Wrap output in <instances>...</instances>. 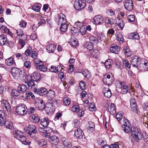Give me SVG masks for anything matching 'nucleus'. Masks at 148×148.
Instances as JSON below:
<instances>
[{
    "instance_id": "nucleus-1",
    "label": "nucleus",
    "mask_w": 148,
    "mask_h": 148,
    "mask_svg": "<svg viewBox=\"0 0 148 148\" xmlns=\"http://www.w3.org/2000/svg\"><path fill=\"white\" fill-rule=\"evenodd\" d=\"M13 135L14 137L21 142L23 144L29 145L31 143V142L26 140L24 134L20 130H17L14 131Z\"/></svg>"
},
{
    "instance_id": "nucleus-2",
    "label": "nucleus",
    "mask_w": 148,
    "mask_h": 148,
    "mask_svg": "<svg viewBox=\"0 0 148 148\" xmlns=\"http://www.w3.org/2000/svg\"><path fill=\"white\" fill-rule=\"evenodd\" d=\"M131 134L135 141L138 142L143 139L142 135L140 129L136 127H131Z\"/></svg>"
},
{
    "instance_id": "nucleus-3",
    "label": "nucleus",
    "mask_w": 148,
    "mask_h": 148,
    "mask_svg": "<svg viewBox=\"0 0 148 148\" xmlns=\"http://www.w3.org/2000/svg\"><path fill=\"white\" fill-rule=\"evenodd\" d=\"M132 60L131 62V65L133 67L138 68L140 67V65L141 64V58L138 56H135L132 57Z\"/></svg>"
},
{
    "instance_id": "nucleus-4",
    "label": "nucleus",
    "mask_w": 148,
    "mask_h": 148,
    "mask_svg": "<svg viewBox=\"0 0 148 148\" xmlns=\"http://www.w3.org/2000/svg\"><path fill=\"white\" fill-rule=\"evenodd\" d=\"M86 6V3L84 0H76L74 2V7L77 10L83 9Z\"/></svg>"
},
{
    "instance_id": "nucleus-5",
    "label": "nucleus",
    "mask_w": 148,
    "mask_h": 148,
    "mask_svg": "<svg viewBox=\"0 0 148 148\" xmlns=\"http://www.w3.org/2000/svg\"><path fill=\"white\" fill-rule=\"evenodd\" d=\"M27 109V107L25 105L20 104L17 106L16 110L18 115H22L25 114L26 110Z\"/></svg>"
},
{
    "instance_id": "nucleus-6",
    "label": "nucleus",
    "mask_w": 148,
    "mask_h": 148,
    "mask_svg": "<svg viewBox=\"0 0 148 148\" xmlns=\"http://www.w3.org/2000/svg\"><path fill=\"white\" fill-rule=\"evenodd\" d=\"M123 5L125 9L129 11H132L133 9V4L132 0H125Z\"/></svg>"
},
{
    "instance_id": "nucleus-7",
    "label": "nucleus",
    "mask_w": 148,
    "mask_h": 148,
    "mask_svg": "<svg viewBox=\"0 0 148 148\" xmlns=\"http://www.w3.org/2000/svg\"><path fill=\"white\" fill-rule=\"evenodd\" d=\"M74 135L78 139H82L85 138L83 130L80 128H78L75 131Z\"/></svg>"
},
{
    "instance_id": "nucleus-8",
    "label": "nucleus",
    "mask_w": 148,
    "mask_h": 148,
    "mask_svg": "<svg viewBox=\"0 0 148 148\" xmlns=\"http://www.w3.org/2000/svg\"><path fill=\"white\" fill-rule=\"evenodd\" d=\"M47 104V106L51 107L53 110H54L55 109V106L56 105H58L60 100L58 99L55 100H48Z\"/></svg>"
},
{
    "instance_id": "nucleus-9",
    "label": "nucleus",
    "mask_w": 148,
    "mask_h": 148,
    "mask_svg": "<svg viewBox=\"0 0 148 148\" xmlns=\"http://www.w3.org/2000/svg\"><path fill=\"white\" fill-rule=\"evenodd\" d=\"M34 92L40 95L43 96L47 93V89L43 87H41L37 89L36 88H34Z\"/></svg>"
},
{
    "instance_id": "nucleus-10",
    "label": "nucleus",
    "mask_w": 148,
    "mask_h": 148,
    "mask_svg": "<svg viewBox=\"0 0 148 148\" xmlns=\"http://www.w3.org/2000/svg\"><path fill=\"white\" fill-rule=\"evenodd\" d=\"M93 20L96 25L102 24L104 23L103 17L100 15L95 16L93 18Z\"/></svg>"
},
{
    "instance_id": "nucleus-11",
    "label": "nucleus",
    "mask_w": 148,
    "mask_h": 148,
    "mask_svg": "<svg viewBox=\"0 0 148 148\" xmlns=\"http://www.w3.org/2000/svg\"><path fill=\"white\" fill-rule=\"evenodd\" d=\"M130 107L132 110L134 112H136L137 111V107L135 99L132 98L130 99Z\"/></svg>"
},
{
    "instance_id": "nucleus-12",
    "label": "nucleus",
    "mask_w": 148,
    "mask_h": 148,
    "mask_svg": "<svg viewBox=\"0 0 148 148\" xmlns=\"http://www.w3.org/2000/svg\"><path fill=\"white\" fill-rule=\"evenodd\" d=\"M30 121L34 123H37L40 121V118L37 114H32L30 115L29 117Z\"/></svg>"
},
{
    "instance_id": "nucleus-13",
    "label": "nucleus",
    "mask_w": 148,
    "mask_h": 148,
    "mask_svg": "<svg viewBox=\"0 0 148 148\" xmlns=\"http://www.w3.org/2000/svg\"><path fill=\"white\" fill-rule=\"evenodd\" d=\"M2 106L5 109L8 113H10L11 106L10 104L6 100H2L1 102Z\"/></svg>"
},
{
    "instance_id": "nucleus-14",
    "label": "nucleus",
    "mask_w": 148,
    "mask_h": 148,
    "mask_svg": "<svg viewBox=\"0 0 148 148\" xmlns=\"http://www.w3.org/2000/svg\"><path fill=\"white\" fill-rule=\"evenodd\" d=\"M40 77L41 76L40 73L37 72H34L32 74L30 77L33 81L36 82L40 79Z\"/></svg>"
},
{
    "instance_id": "nucleus-15",
    "label": "nucleus",
    "mask_w": 148,
    "mask_h": 148,
    "mask_svg": "<svg viewBox=\"0 0 148 148\" xmlns=\"http://www.w3.org/2000/svg\"><path fill=\"white\" fill-rule=\"evenodd\" d=\"M62 140L65 148H72V144L67 139L65 138H62Z\"/></svg>"
},
{
    "instance_id": "nucleus-16",
    "label": "nucleus",
    "mask_w": 148,
    "mask_h": 148,
    "mask_svg": "<svg viewBox=\"0 0 148 148\" xmlns=\"http://www.w3.org/2000/svg\"><path fill=\"white\" fill-rule=\"evenodd\" d=\"M7 36L5 35H0V45L2 46L8 43Z\"/></svg>"
},
{
    "instance_id": "nucleus-17",
    "label": "nucleus",
    "mask_w": 148,
    "mask_h": 148,
    "mask_svg": "<svg viewBox=\"0 0 148 148\" xmlns=\"http://www.w3.org/2000/svg\"><path fill=\"white\" fill-rule=\"evenodd\" d=\"M59 141L58 137L56 135H53L50 137L49 142L52 144L56 145Z\"/></svg>"
},
{
    "instance_id": "nucleus-18",
    "label": "nucleus",
    "mask_w": 148,
    "mask_h": 148,
    "mask_svg": "<svg viewBox=\"0 0 148 148\" xmlns=\"http://www.w3.org/2000/svg\"><path fill=\"white\" fill-rule=\"evenodd\" d=\"M29 79H30L29 78V79H28V77H27V80L25 81V83H27L28 89H31L33 88V87H34L35 86V84L32 79H31L30 80H29Z\"/></svg>"
},
{
    "instance_id": "nucleus-19",
    "label": "nucleus",
    "mask_w": 148,
    "mask_h": 148,
    "mask_svg": "<svg viewBox=\"0 0 148 148\" xmlns=\"http://www.w3.org/2000/svg\"><path fill=\"white\" fill-rule=\"evenodd\" d=\"M123 51L125 56L128 57L132 54V52L130 49L126 46L123 47Z\"/></svg>"
},
{
    "instance_id": "nucleus-20",
    "label": "nucleus",
    "mask_w": 148,
    "mask_h": 148,
    "mask_svg": "<svg viewBox=\"0 0 148 148\" xmlns=\"http://www.w3.org/2000/svg\"><path fill=\"white\" fill-rule=\"evenodd\" d=\"M49 123V120L47 118H44L40 120V124L43 127H47Z\"/></svg>"
},
{
    "instance_id": "nucleus-21",
    "label": "nucleus",
    "mask_w": 148,
    "mask_h": 148,
    "mask_svg": "<svg viewBox=\"0 0 148 148\" xmlns=\"http://www.w3.org/2000/svg\"><path fill=\"white\" fill-rule=\"evenodd\" d=\"M38 131L40 132L45 134L46 132H52V129L50 127H40L38 129Z\"/></svg>"
},
{
    "instance_id": "nucleus-22",
    "label": "nucleus",
    "mask_w": 148,
    "mask_h": 148,
    "mask_svg": "<svg viewBox=\"0 0 148 148\" xmlns=\"http://www.w3.org/2000/svg\"><path fill=\"white\" fill-rule=\"evenodd\" d=\"M128 38L129 39L138 40L139 38V36L137 33H132L128 35Z\"/></svg>"
},
{
    "instance_id": "nucleus-23",
    "label": "nucleus",
    "mask_w": 148,
    "mask_h": 148,
    "mask_svg": "<svg viewBox=\"0 0 148 148\" xmlns=\"http://www.w3.org/2000/svg\"><path fill=\"white\" fill-rule=\"evenodd\" d=\"M121 129L126 133H128L130 131L131 132V129L130 125L123 124L122 125Z\"/></svg>"
},
{
    "instance_id": "nucleus-24",
    "label": "nucleus",
    "mask_w": 148,
    "mask_h": 148,
    "mask_svg": "<svg viewBox=\"0 0 148 148\" xmlns=\"http://www.w3.org/2000/svg\"><path fill=\"white\" fill-rule=\"evenodd\" d=\"M19 86L18 87V90L20 92V94L24 93L26 91L27 87L26 86L23 84H18Z\"/></svg>"
},
{
    "instance_id": "nucleus-25",
    "label": "nucleus",
    "mask_w": 148,
    "mask_h": 148,
    "mask_svg": "<svg viewBox=\"0 0 148 148\" xmlns=\"http://www.w3.org/2000/svg\"><path fill=\"white\" fill-rule=\"evenodd\" d=\"M110 50L112 52L117 54L120 51V47L118 46H112L110 48Z\"/></svg>"
},
{
    "instance_id": "nucleus-26",
    "label": "nucleus",
    "mask_w": 148,
    "mask_h": 148,
    "mask_svg": "<svg viewBox=\"0 0 148 148\" xmlns=\"http://www.w3.org/2000/svg\"><path fill=\"white\" fill-rule=\"evenodd\" d=\"M11 95L12 96L14 97H17L19 96V97H23L22 95H21L20 94V92L18 91V90H17L15 89H12L11 91Z\"/></svg>"
},
{
    "instance_id": "nucleus-27",
    "label": "nucleus",
    "mask_w": 148,
    "mask_h": 148,
    "mask_svg": "<svg viewBox=\"0 0 148 148\" xmlns=\"http://www.w3.org/2000/svg\"><path fill=\"white\" fill-rule=\"evenodd\" d=\"M47 98L49 100H54L53 99L55 97V92L54 91L50 90L47 92Z\"/></svg>"
},
{
    "instance_id": "nucleus-28",
    "label": "nucleus",
    "mask_w": 148,
    "mask_h": 148,
    "mask_svg": "<svg viewBox=\"0 0 148 148\" xmlns=\"http://www.w3.org/2000/svg\"><path fill=\"white\" fill-rule=\"evenodd\" d=\"M64 17H61L60 16H58V18L59 19L58 21V25H60L63 24H65L66 21V19L64 18L65 16H64Z\"/></svg>"
},
{
    "instance_id": "nucleus-29",
    "label": "nucleus",
    "mask_w": 148,
    "mask_h": 148,
    "mask_svg": "<svg viewBox=\"0 0 148 148\" xmlns=\"http://www.w3.org/2000/svg\"><path fill=\"white\" fill-rule=\"evenodd\" d=\"M108 110L111 114H114L116 112L114 105L113 103H111L108 107Z\"/></svg>"
},
{
    "instance_id": "nucleus-30",
    "label": "nucleus",
    "mask_w": 148,
    "mask_h": 148,
    "mask_svg": "<svg viewBox=\"0 0 148 148\" xmlns=\"http://www.w3.org/2000/svg\"><path fill=\"white\" fill-rule=\"evenodd\" d=\"M4 123V125L8 129H12L14 127L12 122L10 121H6Z\"/></svg>"
},
{
    "instance_id": "nucleus-31",
    "label": "nucleus",
    "mask_w": 148,
    "mask_h": 148,
    "mask_svg": "<svg viewBox=\"0 0 148 148\" xmlns=\"http://www.w3.org/2000/svg\"><path fill=\"white\" fill-rule=\"evenodd\" d=\"M43 64H40V65L36 66V68L37 70H39L40 71L44 72L47 71V68L46 67L44 66Z\"/></svg>"
},
{
    "instance_id": "nucleus-32",
    "label": "nucleus",
    "mask_w": 148,
    "mask_h": 148,
    "mask_svg": "<svg viewBox=\"0 0 148 148\" xmlns=\"http://www.w3.org/2000/svg\"><path fill=\"white\" fill-rule=\"evenodd\" d=\"M79 29L75 27H73L71 28V32L74 36H77L79 34Z\"/></svg>"
},
{
    "instance_id": "nucleus-33",
    "label": "nucleus",
    "mask_w": 148,
    "mask_h": 148,
    "mask_svg": "<svg viewBox=\"0 0 148 148\" xmlns=\"http://www.w3.org/2000/svg\"><path fill=\"white\" fill-rule=\"evenodd\" d=\"M14 62L13 59L11 57L5 60L6 64L9 66H11L14 64Z\"/></svg>"
},
{
    "instance_id": "nucleus-34",
    "label": "nucleus",
    "mask_w": 148,
    "mask_h": 148,
    "mask_svg": "<svg viewBox=\"0 0 148 148\" xmlns=\"http://www.w3.org/2000/svg\"><path fill=\"white\" fill-rule=\"evenodd\" d=\"M56 49V47L53 44H50L48 45L46 48V49L48 53L53 52Z\"/></svg>"
},
{
    "instance_id": "nucleus-35",
    "label": "nucleus",
    "mask_w": 148,
    "mask_h": 148,
    "mask_svg": "<svg viewBox=\"0 0 148 148\" xmlns=\"http://www.w3.org/2000/svg\"><path fill=\"white\" fill-rule=\"evenodd\" d=\"M104 95L105 97L109 98L110 97L111 95V92L109 88H104Z\"/></svg>"
},
{
    "instance_id": "nucleus-36",
    "label": "nucleus",
    "mask_w": 148,
    "mask_h": 148,
    "mask_svg": "<svg viewBox=\"0 0 148 148\" xmlns=\"http://www.w3.org/2000/svg\"><path fill=\"white\" fill-rule=\"evenodd\" d=\"M36 129V127L34 125H29L28 126L26 132L27 133V132L37 131Z\"/></svg>"
},
{
    "instance_id": "nucleus-37",
    "label": "nucleus",
    "mask_w": 148,
    "mask_h": 148,
    "mask_svg": "<svg viewBox=\"0 0 148 148\" xmlns=\"http://www.w3.org/2000/svg\"><path fill=\"white\" fill-rule=\"evenodd\" d=\"M25 95L26 98L28 99H30V97L33 99H35V96L32 92L29 91H27L26 92Z\"/></svg>"
},
{
    "instance_id": "nucleus-38",
    "label": "nucleus",
    "mask_w": 148,
    "mask_h": 148,
    "mask_svg": "<svg viewBox=\"0 0 148 148\" xmlns=\"http://www.w3.org/2000/svg\"><path fill=\"white\" fill-rule=\"evenodd\" d=\"M90 42L93 44H97L98 42V39L95 37L93 36H90L89 37Z\"/></svg>"
},
{
    "instance_id": "nucleus-39",
    "label": "nucleus",
    "mask_w": 148,
    "mask_h": 148,
    "mask_svg": "<svg viewBox=\"0 0 148 148\" xmlns=\"http://www.w3.org/2000/svg\"><path fill=\"white\" fill-rule=\"evenodd\" d=\"M12 67L11 70V72L12 74H14V75H17L19 73V72L21 71V70L18 68L14 67Z\"/></svg>"
},
{
    "instance_id": "nucleus-40",
    "label": "nucleus",
    "mask_w": 148,
    "mask_h": 148,
    "mask_svg": "<svg viewBox=\"0 0 148 148\" xmlns=\"http://www.w3.org/2000/svg\"><path fill=\"white\" fill-rule=\"evenodd\" d=\"M93 44L90 42H86L84 44V47L88 49L91 50L92 49Z\"/></svg>"
},
{
    "instance_id": "nucleus-41",
    "label": "nucleus",
    "mask_w": 148,
    "mask_h": 148,
    "mask_svg": "<svg viewBox=\"0 0 148 148\" xmlns=\"http://www.w3.org/2000/svg\"><path fill=\"white\" fill-rule=\"evenodd\" d=\"M89 126L88 127L87 130V131L90 132H92L94 130V127H95L94 124L92 121H89L88 122Z\"/></svg>"
},
{
    "instance_id": "nucleus-42",
    "label": "nucleus",
    "mask_w": 148,
    "mask_h": 148,
    "mask_svg": "<svg viewBox=\"0 0 148 148\" xmlns=\"http://www.w3.org/2000/svg\"><path fill=\"white\" fill-rule=\"evenodd\" d=\"M82 73L85 77L87 78H90V75L88 71L86 70L82 71Z\"/></svg>"
},
{
    "instance_id": "nucleus-43",
    "label": "nucleus",
    "mask_w": 148,
    "mask_h": 148,
    "mask_svg": "<svg viewBox=\"0 0 148 148\" xmlns=\"http://www.w3.org/2000/svg\"><path fill=\"white\" fill-rule=\"evenodd\" d=\"M37 142L39 145L41 147L45 146L47 143V142L43 139L38 140Z\"/></svg>"
},
{
    "instance_id": "nucleus-44",
    "label": "nucleus",
    "mask_w": 148,
    "mask_h": 148,
    "mask_svg": "<svg viewBox=\"0 0 148 148\" xmlns=\"http://www.w3.org/2000/svg\"><path fill=\"white\" fill-rule=\"evenodd\" d=\"M45 106L44 101L43 100H41L40 103H39L38 108L40 110H43L45 108Z\"/></svg>"
},
{
    "instance_id": "nucleus-45",
    "label": "nucleus",
    "mask_w": 148,
    "mask_h": 148,
    "mask_svg": "<svg viewBox=\"0 0 148 148\" xmlns=\"http://www.w3.org/2000/svg\"><path fill=\"white\" fill-rule=\"evenodd\" d=\"M111 60L110 59L107 60L104 63V65L106 69H110L112 66Z\"/></svg>"
},
{
    "instance_id": "nucleus-46",
    "label": "nucleus",
    "mask_w": 148,
    "mask_h": 148,
    "mask_svg": "<svg viewBox=\"0 0 148 148\" xmlns=\"http://www.w3.org/2000/svg\"><path fill=\"white\" fill-rule=\"evenodd\" d=\"M6 118L5 114L4 116H0V125L3 126L4 125V123L5 121Z\"/></svg>"
},
{
    "instance_id": "nucleus-47",
    "label": "nucleus",
    "mask_w": 148,
    "mask_h": 148,
    "mask_svg": "<svg viewBox=\"0 0 148 148\" xmlns=\"http://www.w3.org/2000/svg\"><path fill=\"white\" fill-rule=\"evenodd\" d=\"M69 24L66 23L60 25V30L61 31L65 32L67 29Z\"/></svg>"
},
{
    "instance_id": "nucleus-48",
    "label": "nucleus",
    "mask_w": 148,
    "mask_h": 148,
    "mask_svg": "<svg viewBox=\"0 0 148 148\" xmlns=\"http://www.w3.org/2000/svg\"><path fill=\"white\" fill-rule=\"evenodd\" d=\"M79 110V106L77 105H73V106L71 110L74 112H78Z\"/></svg>"
},
{
    "instance_id": "nucleus-49",
    "label": "nucleus",
    "mask_w": 148,
    "mask_h": 148,
    "mask_svg": "<svg viewBox=\"0 0 148 148\" xmlns=\"http://www.w3.org/2000/svg\"><path fill=\"white\" fill-rule=\"evenodd\" d=\"M35 109L33 107H31L29 108L28 109H26V114H32L34 112Z\"/></svg>"
},
{
    "instance_id": "nucleus-50",
    "label": "nucleus",
    "mask_w": 148,
    "mask_h": 148,
    "mask_svg": "<svg viewBox=\"0 0 148 148\" xmlns=\"http://www.w3.org/2000/svg\"><path fill=\"white\" fill-rule=\"evenodd\" d=\"M63 101L64 103L66 106L69 105L71 103L70 99L67 97H64Z\"/></svg>"
},
{
    "instance_id": "nucleus-51",
    "label": "nucleus",
    "mask_w": 148,
    "mask_h": 148,
    "mask_svg": "<svg viewBox=\"0 0 148 148\" xmlns=\"http://www.w3.org/2000/svg\"><path fill=\"white\" fill-rule=\"evenodd\" d=\"M121 92L123 94H125L127 93L128 89V87L127 85H124L121 88Z\"/></svg>"
},
{
    "instance_id": "nucleus-52",
    "label": "nucleus",
    "mask_w": 148,
    "mask_h": 148,
    "mask_svg": "<svg viewBox=\"0 0 148 148\" xmlns=\"http://www.w3.org/2000/svg\"><path fill=\"white\" fill-rule=\"evenodd\" d=\"M89 105L90 106L89 109L90 111H95L96 110V109L94 103H90Z\"/></svg>"
},
{
    "instance_id": "nucleus-53",
    "label": "nucleus",
    "mask_w": 148,
    "mask_h": 148,
    "mask_svg": "<svg viewBox=\"0 0 148 148\" xmlns=\"http://www.w3.org/2000/svg\"><path fill=\"white\" fill-rule=\"evenodd\" d=\"M142 135L143 139V138L145 141L148 144V135L145 132H143Z\"/></svg>"
},
{
    "instance_id": "nucleus-54",
    "label": "nucleus",
    "mask_w": 148,
    "mask_h": 148,
    "mask_svg": "<svg viewBox=\"0 0 148 148\" xmlns=\"http://www.w3.org/2000/svg\"><path fill=\"white\" fill-rule=\"evenodd\" d=\"M117 39L121 43H123V36L121 33L119 34L117 36Z\"/></svg>"
},
{
    "instance_id": "nucleus-55",
    "label": "nucleus",
    "mask_w": 148,
    "mask_h": 148,
    "mask_svg": "<svg viewBox=\"0 0 148 148\" xmlns=\"http://www.w3.org/2000/svg\"><path fill=\"white\" fill-rule=\"evenodd\" d=\"M127 19L129 22H134L135 17L134 15H128L127 17Z\"/></svg>"
},
{
    "instance_id": "nucleus-56",
    "label": "nucleus",
    "mask_w": 148,
    "mask_h": 148,
    "mask_svg": "<svg viewBox=\"0 0 148 148\" xmlns=\"http://www.w3.org/2000/svg\"><path fill=\"white\" fill-rule=\"evenodd\" d=\"M32 9L36 12H38L40 11V6L37 4H35L32 7Z\"/></svg>"
},
{
    "instance_id": "nucleus-57",
    "label": "nucleus",
    "mask_w": 148,
    "mask_h": 148,
    "mask_svg": "<svg viewBox=\"0 0 148 148\" xmlns=\"http://www.w3.org/2000/svg\"><path fill=\"white\" fill-rule=\"evenodd\" d=\"M24 66L27 69H30L31 68V64L30 61H27L24 63Z\"/></svg>"
},
{
    "instance_id": "nucleus-58",
    "label": "nucleus",
    "mask_w": 148,
    "mask_h": 148,
    "mask_svg": "<svg viewBox=\"0 0 148 148\" xmlns=\"http://www.w3.org/2000/svg\"><path fill=\"white\" fill-rule=\"evenodd\" d=\"M70 43L71 45L73 47H75L77 46V41L75 39H71Z\"/></svg>"
},
{
    "instance_id": "nucleus-59",
    "label": "nucleus",
    "mask_w": 148,
    "mask_h": 148,
    "mask_svg": "<svg viewBox=\"0 0 148 148\" xmlns=\"http://www.w3.org/2000/svg\"><path fill=\"white\" fill-rule=\"evenodd\" d=\"M46 23V20L44 19L43 17H42L40 18V21L38 23V26H40L43 24H45Z\"/></svg>"
},
{
    "instance_id": "nucleus-60",
    "label": "nucleus",
    "mask_w": 148,
    "mask_h": 148,
    "mask_svg": "<svg viewBox=\"0 0 148 148\" xmlns=\"http://www.w3.org/2000/svg\"><path fill=\"white\" fill-rule=\"evenodd\" d=\"M98 40H100L101 41H103L105 39V37L104 35L102 33H99L97 34Z\"/></svg>"
},
{
    "instance_id": "nucleus-61",
    "label": "nucleus",
    "mask_w": 148,
    "mask_h": 148,
    "mask_svg": "<svg viewBox=\"0 0 148 148\" xmlns=\"http://www.w3.org/2000/svg\"><path fill=\"white\" fill-rule=\"evenodd\" d=\"M79 86L82 90H84L85 89L86 83L83 81H81L79 84Z\"/></svg>"
},
{
    "instance_id": "nucleus-62",
    "label": "nucleus",
    "mask_w": 148,
    "mask_h": 148,
    "mask_svg": "<svg viewBox=\"0 0 148 148\" xmlns=\"http://www.w3.org/2000/svg\"><path fill=\"white\" fill-rule=\"evenodd\" d=\"M105 146L108 148H119V145L116 144H112L110 146L109 145H106Z\"/></svg>"
},
{
    "instance_id": "nucleus-63",
    "label": "nucleus",
    "mask_w": 148,
    "mask_h": 148,
    "mask_svg": "<svg viewBox=\"0 0 148 148\" xmlns=\"http://www.w3.org/2000/svg\"><path fill=\"white\" fill-rule=\"evenodd\" d=\"M123 82H121L120 81H117L116 83V87H119V88H121L124 86V85L123 84Z\"/></svg>"
},
{
    "instance_id": "nucleus-64",
    "label": "nucleus",
    "mask_w": 148,
    "mask_h": 148,
    "mask_svg": "<svg viewBox=\"0 0 148 148\" xmlns=\"http://www.w3.org/2000/svg\"><path fill=\"white\" fill-rule=\"evenodd\" d=\"M123 63L125 65L126 67H127L129 69L130 68L131 64H130L129 62L127 61V60H123Z\"/></svg>"
}]
</instances>
